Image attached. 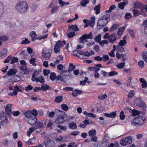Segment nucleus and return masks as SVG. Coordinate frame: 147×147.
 <instances>
[{
    "mask_svg": "<svg viewBox=\"0 0 147 147\" xmlns=\"http://www.w3.org/2000/svg\"><path fill=\"white\" fill-rule=\"evenodd\" d=\"M89 2L88 0H82L80 2V4L82 6L84 7L86 4H88Z\"/></svg>",
    "mask_w": 147,
    "mask_h": 147,
    "instance_id": "nucleus-43",
    "label": "nucleus"
},
{
    "mask_svg": "<svg viewBox=\"0 0 147 147\" xmlns=\"http://www.w3.org/2000/svg\"><path fill=\"white\" fill-rule=\"evenodd\" d=\"M63 97L62 96H58L56 98L55 101L57 103H59L62 101Z\"/></svg>",
    "mask_w": 147,
    "mask_h": 147,
    "instance_id": "nucleus-33",
    "label": "nucleus"
},
{
    "mask_svg": "<svg viewBox=\"0 0 147 147\" xmlns=\"http://www.w3.org/2000/svg\"><path fill=\"white\" fill-rule=\"evenodd\" d=\"M53 123L51 121H49V123L47 125V127L49 129V128L51 129H52L53 128L52 125Z\"/></svg>",
    "mask_w": 147,
    "mask_h": 147,
    "instance_id": "nucleus-52",
    "label": "nucleus"
},
{
    "mask_svg": "<svg viewBox=\"0 0 147 147\" xmlns=\"http://www.w3.org/2000/svg\"><path fill=\"white\" fill-rule=\"evenodd\" d=\"M69 126L70 129H76L77 128L76 123L73 121H71L69 123Z\"/></svg>",
    "mask_w": 147,
    "mask_h": 147,
    "instance_id": "nucleus-12",
    "label": "nucleus"
},
{
    "mask_svg": "<svg viewBox=\"0 0 147 147\" xmlns=\"http://www.w3.org/2000/svg\"><path fill=\"white\" fill-rule=\"evenodd\" d=\"M100 5L99 4L94 7V9L96 11L95 13L96 14H98L100 13Z\"/></svg>",
    "mask_w": 147,
    "mask_h": 147,
    "instance_id": "nucleus-36",
    "label": "nucleus"
},
{
    "mask_svg": "<svg viewBox=\"0 0 147 147\" xmlns=\"http://www.w3.org/2000/svg\"><path fill=\"white\" fill-rule=\"evenodd\" d=\"M81 92L80 90H74L73 91L72 94L74 96H76L78 94H80Z\"/></svg>",
    "mask_w": 147,
    "mask_h": 147,
    "instance_id": "nucleus-31",
    "label": "nucleus"
},
{
    "mask_svg": "<svg viewBox=\"0 0 147 147\" xmlns=\"http://www.w3.org/2000/svg\"><path fill=\"white\" fill-rule=\"evenodd\" d=\"M61 107L63 110L64 111H67L68 110V106L65 104L61 105Z\"/></svg>",
    "mask_w": 147,
    "mask_h": 147,
    "instance_id": "nucleus-44",
    "label": "nucleus"
},
{
    "mask_svg": "<svg viewBox=\"0 0 147 147\" xmlns=\"http://www.w3.org/2000/svg\"><path fill=\"white\" fill-rule=\"evenodd\" d=\"M75 68V65H73L71 63H70L69 64V66L68 71H73Z\"/></svg>",
    "mask_w": 147,
    "mask_h": 147,
    "instance_id": "nucleus-42",
    "label": "nucleus"
},
{
    "mask_svg": "<svg viewBox=\"0 0 147 147\" xmlns=\"http://www.w3.org/2000/svg\"><path fill=\"white\" fill-rule=\"evenodd\" d=\"M44 143L46 147H53L55 145L54 141L50 139H47L45 140Z\"/></svg>",
    "mask_w": 147,
    "mask_h": 147,
    "instance_id": "nucleus-10",
    "label": "nucleus"
},
{
    "mask_svg": "<svg viewBox=\"0 0 147 147\" xmlns=\"http://www.w3.org/2000/svg\"><path fill=\"white\" fill-rule=\"evenodd\" d=\"M119 117L121 120H123L125 118V116L124 114V112L123 111H121L120 112Z\"/></svg>",
    "mask_w": 147,
    "mask_h": 147,
    "instance_id": "nucleus-51",
    "label": "nucleus"
},
{
    "mask_svg": "<svg viewBox=\"0 0 147 147\" xmlns=\"http://www.w3.org/2000/svg\"><path fill=\"white\" fill-rule=\"evenodd\" d=\"M133 13L135 16H138L140 14L139 12L137 9H134L133 11Z\"/></svg>",
    "mask_w": 147,
    "mask_h": 147,
    "instance_id": "nucleus-59",
    "label": "nucleus"
},
{
    "mask_svg": "<svg viewBox=\"0 0 147 147\" xmlns=\"http://www.w3.org/2000/svg\"><path fill=\"white\" fill-rule=\"evenodd\" d=\"M139 112L135 110H133L132 111V114L133 116H135L136 115L139 114Z\"/></svg>",
    "mask_w": 147,
    "mask_h": 147,
    "instance_id": "nucleus-64",
    "label": "nucleus"
},
{
    "mask_svg": "<svg viewBox=\"0 0 147 147\" xmlns=\"http://www.w3.org/2000/svg\"><path fill=\"white\" fill-rule=\"evenodd\" d=\"M134 90H130L128 94V97L131 98H132L134 96Z\"/></svg>",
    "mask_w": 147,
    "mask_h": 147,
    "instance_id": "nucleus-49",
    "label": "nucleus"
},
{
    "mask_svg": "<svg viewBox=\"0 0 147 147\" xmlns=\"http://www.w3.org/2000/svg\"><path fill=\"white\" fill-rule=\"evenodd\" d=\"M65 44V42L64 41H58L56 42L55 45L60 48L64 46Z\"/></svg>",
    "mask_w": 147,
    "mask_h": 147,
    "instance_id": "nucleus-17",
    "label": "nucleus"
},
{
    "mask_svg": "<svg viewBox=\"0 0 147 147\" xmlns=\"http://www.w3.org/2000/svg\"><path fill=\"white\" fill-rule=\"evenodd\" d=\"M51 51L49 49L45 48L42 53L43 57H44L46 59H50L51 58Z\"/></svg>",
    "mask_w": 147,
    "mask_h": 147,
    "instance_id": "nucleus-6",
    "label": "nucleus"
},
{
    "mask_svg": "<svg viewBox=\"0 0 147 147\" xmlns=\"http://www.w3.org/2000/svg\"><path fill=\"white\" fill-rule=\"evenodd\" d=\"M36 139L35 137H33L28 140V144H32L35 143Z\"/></svg>",
    "mask_w": 147,
    "mask_h": 147,
    "instance_id": "nucleus-34",
    "label": "nucleus"
},
{
    "mask_svg": "<svg viewBox=\"0 0 147 147\" xmlns=\"http://www.w3.org/2000/svg\"><path fill=\"white\" fill-rule=\"evenodd\" d=\"M11 105H12L11 104H8L5 107V111L6 113L8 115H9L11 113Z\"/></svg>",
    "mask_w": 147,
    "mask_h": 147,
    "instance_id": "nucleus-13",
    "label": "nucleus"
},
{
    "mask_svg": "<svg viewBox=\"0 0 147 147\" xmlns=\"http://www.w3.org/2000/svg\"><path fill=\"white\" fill-rule=\"evenodd\" d=\"M107 95L106 94L104 95H99L98 96V98L99 99L102 100L105 99L107 97Z\"/></svg>",
    "mask_w": 147,
    "mask_h": 147,
    "instance_id": "nucleus-57",
    "label": "nucleus"
},
{
    "mask_svg": "<svg viewBox=\"0 0 147 147\" xmlns=\"http://www.w3.org/2000/svg\"><path fill=\"white\" fill-rule=\"evenodd\" d=\"M28 53L29 54L30 57H32L35 55V52L31 48L28 47Z\"/></svg>",
    "mask_w": 147,
    "mask_h": 147,
    "instance_id": "nucleus-29",
    "label": "nucleus"
},
{
    "mask_svg": "<svg viewBox=\"0 0 147 147\" xmlns=\"http://www.w3.org/2000/svg\"><path fill=\"white\" fill-rule=\"evenodd\" d=\"M116 57L118 59L123 58L124 55L123 54H120L119 53H117L116 54Z\"/></svg>",
    "mask_w": 147,
    "mask_h": 147,
    "instance_id": "nucleus-60",
    "label": "nucleus"
},
{
    "mask_svg": "<svg viewBox=\"0 0 147 147\" xmlns=\"http://www.w3.org/2000/svg\"><path fill=\"white\" fill-rule=\"evenodd\" d=\"M88 134L90 137L96 136V131L95 129L90 130L89 131Z\"/></svg>",
    "mask_w": 147,
    "mask_h": 147,
    "instance_id": "nucleus-28",
    "label": "nucleus"
},
{
    "mask_svg": "<svg viewBox=\"0 0 147 147\" xmlns=\"http://www.w3.org/2000/svg\"><path fill=\"white\" fill-rule=\"evenodd\" d=\"M28 114L31 115L33 117H36L38 115V112L35 109L31 111L28 110Z\"/></svg>",
    "mask_w": 147,
    "mask_h": 147,
    "instance_id": "nucleus-16",
    "label": "nucleus"
},
{
    "mask_svg": "<svg viewBox=\"0 0 147 147\" xmlns=\"http://www.w3.org/2000/svg\"><path fill=\"white\" fill-rule=\"evenodd\" d=\"M57 127L63 131H65L67 129L66 126H63L60 125H57Z\"/></svg>",
    "mask_w": 147,
    "mask_h": 147,
    "instance_id": "nucleus-61",
    "label": "nucleus"
},
{
    "mask_svg": "<svg viewBox=\"0 0 147 147\" xmlns=\"http://www.w3.org/2000/svg\"><path fill=\"white\" fill-rule=\"evenodd\" d=\"M101 34H99L94 38L95 41L97 42H99L101 40Z\"/></svg>",
    "mask_w": 147,
    "mask_h": 147,
    "instance_id": "nucleus-39",
    "label": "nucleus"
},
{
    "mask_svg": "<svg viewBox=\"0 0 147 147\" xmlns=\"http://www.w3.org/2000/svg\"><path fill=\"white\" fill-rule=\"evenodd\" d=\"M118 25L117 24H115L110 29V31L111 32L114 31L116 29L118 28Z\"/></svg>",
    "mask_w": 147,
    "mask_h": 147,
    "instance_id": "nucleus-45",
    "label": "nucleus"
},
{
    "mask_svg": "<svg viewBox=\"0 0 147 147\" xmlns=\"http://www.w3.org/2000/svg\"><path fill=\"white\" fill-rule=\"evenodd\" d=\"M125 18L126 20H128L131 18V14L129 13H126L125 16Z\"/></svg>",
    "mask_w": 147,
    "mask_h": 147,
    "instance_id": "nucleus-56",
    "label": "nucleus"
},
{
    "mask_svg": "<svg viewBox=\"0 0 147 147\" xmlns=\"http://www.w3.org/2000/svg\"><path fill=\"white\" fill-rule=\"evenodd\" d=\"M95 19L94 17H91L90 20L89 21L90 25L92 27H93L95 23Z\"/></svg>",
    "mask_w": 147,
    "mask_h": 147,
    "instance_id": "nucleus-26",
    "label": "nucleus"
},
{
    "mask_svg": "<svg viewBox=\"0 0 147 147\" xmlns=\"http://www.w3.org/2000/svg\"><path fill=\"white\" fill-rule=\"evenodd\" d=\"M146 11H147V5H145L143 7L141 10V14L142 15H144Z\"/></svg>",
    "mask_w": 147,
    "mask_h": 147,
    "instance_id": "nucleus-32",
    "label": "nucleus"
},
{
    "mask_svg": "<svg viewBox=\"0 0 147 147\" xmlns=\"http://www.w3.org/2000/svg\"><path fill=\"white\" fill-rule=\"evenodd\" d=\"M83 113L86 116L93 118H95L96 117V116L95 114L92 113H88L86 111H84L83 112Z\"/></svg>",
    "mask_w": 147,
    "mask_h": 147,
    "instance_id": "nucleus-22",
    "label": "nucleus"
},
{
    "mask_svg": "<svg viewBox=\"0 0 147 147\" xmlns=\"http://www.w3.org/2000/svg\"><path fill=\"white\" fill-rule=\"evenodd\" d=\"M69 30L76 32L78 31L79 30L77 25L76 24L71 25L69 27Z\"/></svg>",
    "mask_w": 147,
    "mask_h": 147,
    "instance_id": "nucleus-15",
    "label": "nucleus"
},
{
    "mask_svg": "<svg viewBox=\"0 0 147 147\" xmlns=\"http://www.w3.org/2000/svg\"><path fill=\"white\" fill-rule=\"evenodd\" d=\"M7 53V50L6 49H3L0 52V57L6 56Z\"/></svg>",
    "mask_w": 147,
    "mask_h": 147,
    "instance_id": "nucleus-20",
    "label": "nucleus"
},
{
    "mask_svg": "<svg viewBox=\"0 0 147 147\" xmlns=\"http://www.w3.org/2000/svg\"><path fill=\"white\" fill-rule=\"evenodd\" d=\"M60 50V48L57 45H55L54 46V51L56 53H57L59 52Z\"/></svg>",
    "mask_w": 147,
    "mask_h": 147,
    "instance_id": "nucleus-46",
    "label": "nucleus"
},
{
    "mask_svg": "<svg viewBox=\"0 0 147 147\" xmlns=\"http://www.w3.org/2000/svg\"><path fill=\"white\" fill-rule=\"evenodd\" d=\"M117 39V37L115 34L113 33L109 36V41L111 43H112L115 41Z\"/></svg>",
    "mask_w": 147,
    "mask_h": 147,
    "instance_id": "nucleus-11",
    "label": "nucleus"
},
{
    "mask_svg": "<svg viewBox=\"0 0 147 147\" xmlns=\"http://www.w3.org/2000/svg\"><path fill=\"white\" fill-rule=\"evenodd\" d=\"M146 122L145 117L143 116L137 117L131 121L132 125L135 126H139L143 124Z\"/></svg>",
    "mask_w": 147,
    "mask_h": 147,
    "instance_id": "nucleus-3",
    "label": "nucleus"
},
{
    "mask_svg": "<svg viewBox=\"0 0 147 147\" xmlns=\"http://www.w3.org/2000/svg\"><path fill=\"white\" fill-rule=\"evenodd\" d=\"M132 139L130 136L121 139L120 141V144L123 146H125L132 142Z\"/></svg>",
    "mask_w": 147,
    "mask_h": 147,
    "instance_id": "nucleus-4",
    "label": "nucleus"
},
{
    "mask_svg": "<svg viewBox=\"0 0 147 147\" xmlns=\"http://www.w3.org/2000/svg\"><path fill=\"white\" fill-rule=\"evenodd\" d=\"M67 36L69 38H71L73 37L75 34V33L74 32H71L67 34Z\"/></svg>",
    "mask_w": 147,
    "mask_h": 147,
    "instance_id": "nucleus-62",
    "label": "nucleus"
},
{
    "mask_svg": "<svg viewBox=\"0 0 147 147\" xmlns=\"http://www.w3.org/2000/svg\"><path fill=\"white\" fill-rule=\"evenodd\" d=\"M37 119L36 117H33L30 114L28 116V123L31 125H34L37 122Z\"/></svg>",
    "mask_w": 147,
    "mask_h": 147,
    "instance_id": "nucleus-8",
    "label": "nucleus"
},
{
    "mask_svg": "<svg viewBox=\"0 0 147 147\" xmlns=\"http://www.w3.org/2000/svg\"><path fill=\"white\" fill-rule=\"evenodd\" d=\"M4 11V7L3 3H0V17L3 14Z\"/></svg>",
    "mask_w": 147,
    "mask_h": 147,
    "instance_id": "nucleus-35",
    "label": "nucleus"
},
{
    "mask_svg": "<svg viewBox=\"0 0 147 147\" xmlns=\"http://www.w3.org/2000/svg\"><path fill=\"white\" fill-rule=\"evenodd\" d=\"M30 36L32 38V40L33 41L34 38L36 37V35L35 32L32 31L30 33Z\"/></svg>",
    "mask_w": 147,
    "mask_h": 147,
    "instance_id": "nucleus-37",
    "label": "nucleus"
},
{
    "mask_svg": "<svg viewBox=\"0 0 147 147\" xmlns=\"http://www.w3.org/2000/svg\"><path fill=\"white\" fill-rule=\"evenodd\" d=\"M115 7V6L114 5H111L109 8V9L106 10V13H110L112 10L114 9Z\"/></svg>",
    "mask_w": 147,
    "mask_h": 147,
    "instance_id": "nucleus-48",
    "label": "nucleus"
},
{
    "mask_svg": "<svg viewBox=\"0 0 147 147\" xmlns=\"http://www.w3.org/2000/svg\"><path fill=\"white\" fill-rule=\"evenodd\" d=\"M59 114H61V115L58 116V117L55 121V123L57 124L63 123L64 121V118L66 116V115L65 113L63 111H60L59 110H57Z\"/></svg>",
    "mask_w": 147,
    "mask_h": 147,
    "instance_id": "nucleus-5",
    "label": "nucleus"
},
{
    "mask_svg": "<svg viewBox=\"0 0 147 147\" xmlns=\"http://www.w3.org/2000/svg\"><path fill=\"white\" fill-rule=\"evenodd\" d=\"M48 34H46L44 36H42L38 37L37 38V39L38 40H40L42 39H45L47 37Z\"/></svg>",
    "mask_w": 147,
    "mask_h": 147,
    "instance_id": "nucleus-53",
    "label": "nucleus"
},
{
    "mask_svg": "<svg viewBox=\"0 0 147 147\" xmlns=\"http://www.w3.org/2000/svg\"><path fill=\"white\" fill-rule=\"evenodd\" d=\"M109 138V137L107 134H106L104 136L102 140L104 142H107L108 141Z\"/></svg>",
    "mask_w": 147,
    "mask_h": 147,
    "instance_id": "nucleus-55",
    "label": "nucleus"
},
{
    "mask_svg": "<svg viewBox=\"0 0 147 147\" xmlns=\"http://www.w3.org/2000/svg\"><path fill=\"white\" fill-rule=\"evenodd\" d=\"M56 78V74L54 72L51 73L50 75V79L52 81L54 80Z\"/></svg>",
    "mask_w": 147,
    "mask_h": 147,
    "instance_id": "nucleus-41",
    "label": "nucleus"
},
{
    "mask_svg": "<svg viewBox=\"0 0 147 147\" xmlns=\"http://www.w3.org/2000/svg\"><path fill=\"white\" fill-rule=\"evenodd\" d=\"M125 62H123L118 64L116 65V67L119 69H121L123 68L125 66Z\"/></svg>",
    "mask_w": 147,
    "mask_h": 147,
    "instance_id": "nucleus-40",
    "label": "nucleus"
},
{
    "mask_svg": "<svg viewBox=\"0 0 147 147\" xmlns=\"http://www.w3.org/2000/svg\"><path fill=\"white\" fill-rule=\"evenodd\" d=\"M142 26L144 28V33L147 34V20L144 21L142 24Z\"/></svg>",
    "mask_w": 147,
    "mask_h": 147,
    "instance_id": "nucleus-23",
    "label": "nucleus"
},
{
    "mask_svg": "<svg viewBox=\"0 0 147 147\" xmlns=\"http://www.w3.org/2000/svg\"><path fill=\"white\" fill-rule=\"evenodd\" d=\"M139 80L142 83V88H146L147 86V82L144 79L140 78Z\"/></svg>",
    "mask_w": 147,
    "mask_h": 147,
    "instance_id": "nucleus-19",
    "label": "nucleus"
},
{
    "mask_svg": "<svg viewBox=\"0 0 147 147\" xmlns=\"http://www.w3.org/2000/svg\"><path fill=\"white\" fill-rule=\"evenodd\" d=\"M28 5L25 1L19 2L16 5V9L17 11L20 12L24 13L27 10Z\"/></svg>",
    "mask_w": 147,
    "mask_h": 147,
    "instance_id": "nucleus-2",
    "label": "nucleus"
},
{
    "mask_svg": "<svg viewBox=\"0 0 147 147\" xmlns=\"http://www.w3.org/2000/svg\"><path fill=\"white\" fill-rule=\"evenodd\" d=\"M31 80L33 82L35 81L36 82H40L41 83H44L45 80L42 76H39L38 78H36L34 77V75H32Z\"/></svg>",
    "mask_w": 147,
    "mask_h": 147,
    "instance_id": "nucleus-9",
    "label": "nucleus"
},
{
    "mask_svg": "<svg viewBox=\"0 0 147 147\" xmlns=\"http://www.w3.org/2000/svg\"><path fill=\"white\" fill-rule=\"evenodd\" d=\"M110 16L109 14L104 15L100 18H99L97 23V28L100 29L106 25Z\"/></svg>",
    "mask_w": 147,
    "mask_h": 147,
    "instance_id": "nucleus-1",
    "label": "nucleus"
},
{
    "mask_svg": "<svg viewBox=\"0 0 147 147\" xmlns=\"http://www.w3.org/2000/svg\"><path fill=\"white\" fill-rule=\"evenodd\" d=\"M20 69L22 71V73L23 74H28L27 68L26 65H22L20 67Z\"/></svg>",
    "mask_w": 147,
    "mask_h": 147,
    "instance_id": "nucleus-14",
    "label": "nucleus"
},
{
    "mask_svg": "<svg viewBox=\"0 0 147 147\" xmlns=\"http://www.w3.org/2000/svg\"><path fill=\"white\" fill-rule=\"evenodd\" d=\"M142 57L144 61L147 63V50L146 51V54L145 51L143 52L142 53Z\"/></svg>",
    "mask_w": 147,
    "mask_h": 147,
    "instance_id": "nucleus-38",
    "label": "nucleus"
},
{
    "mask_svg": "<svg viewBox=\"0 0 147 147\" xmlns=\"http://www.w3.org/2000/svg\"><path fill=\"white\" fill-rule=\"evenodd\" d=\"M40 88L41 89L44 91H46L48 89H50L49 86L45 84L42 85Z\"/></svg>",
    "mask_w": 147,
    "mask_h": 147,
    "instance_id": "nucleus-30",
    "label": "nucleus"
},
{
    "mask_svg": "<svg viewBox=\"0 0 147 147\" xmlns=\"http://www.w3.org/2000/svg\"><path fill=\"white\" fill-rule=\"evenodd\" d=\"M93 38L92 34L91 32L88 34H85L83 35L79 39V42L80 43H82L86 39H92Z\"/></svg>",
    "mask_w": 147,
    "mask_h": 147,
    "instance_id": "nucleus-7",
    "label": "nucleus"
},
{
    "mask_svg": "<svg viewBox=\"0 0 147 147\" xmlns=\"http://www.w3.org/2000/svg\"><path fill=\"white\" fill-rule=\"evenodd\" d=\"M36 59L34 57L31 58L29 60V63L30 64H32L34 66H35L36 65L35 63Z\"/></svg>",
    "mask_w": 147,
    "mask_h": 147,
    "instance_id": "nucleus-27",
    "label": "nucleus"
},
{
    "mask_svg": "<svg viewBox=\"0 0 147 147\" xmlns=\"http://www.w3.org/2000/svg\"><path fill=\"white\" fill-rule=\"evenodd\" d=\"M58 1L59 5L61 7H63L66 5H68L69 4V3L68 2H65L62 0H58Z\"/></svg>",
    "mask_w": 147,
    "mask_h": 147,
    "instance_id": "nucleus-18",
    "label": "nucleus"
},
{
    "mask_svg": "<svg viewBox=\"0 0 147 147\" xmlns=\"http://www.w3.org/2000/svg\"><path fill=\"white\" fill-rule=\"evenodd\" d=\"M91 141L94 142H97L98 141V138L96 136H92L91 137Z\"/></svg>",
    "mask_w": 147,
    "mask_h": 147,
    "instance_id": "nucleus-58",
    "label": "nucleus"
},
{
    "mask_svg": "<svg viewBox=\"0 0 147 147\" xmlns=\"http://www.w3.org/2000/svg\"><path fill=\"white\" fill-rule=\"evenodd\" d=\"M128 1H126V2L120 3L118 5L119 7L121 9H124V7L128 4Z\"/></svg>",
    "mask_w": 147,
    "mask_h": 147,
    "instance_id": "nucleus-21",
    "label": "nucleus"
},
{
    "mask_svg": "<svg viewBox=\"0 0 147 147\" xmlns=\"http://www.w3.org/2000/svg\"><path fill=\"white\" fill-rule=\"evenodd\" d=\"M18 61V59L16 57H13L12 58L10 63L11 64H13L15 63H16Z\"/></svg>",
    "mask_w": 147,
    "mask_h": 147,
    "instance_id": "nucleus-47",
    "label": "nucleus"
},
{
    "mask_svg": "<svg viewBox=\"0 0 147 147\" xmlns=\"http://www.w3.org/2000/svg\"><path fill=\"white\" fill-rule=\"evenodd\" d=\"M58 8V7L57 6H54L51 11V12L52 14L54 13H55V11H56L57 10Z\"/></svg>",
    "mask_w": 147,
    "mask_h": 147,
    "instance_id": "nucleus-54",
    "label": "nucleus"
},
{
    "mask_svg": "<svg viewBox=\"0 0 147 147\" xmlns=\"http://www.w3.org/2000/svg\"><path fill=\"white\" fill-rule=\"evenodd\" d=\"M125 28L124 26H123L121 28H118V31L117 32V35L119 36L122 35Z\"/></svg>",
    "mask_w": 147,
    "mask_h": 147,
    "instance_id": "nucleus-24",
    "label": "nucleus"
},
{
    "mask_svg": "<svg viewBox=\"0 0 147 147\" xmlns=\"http://www.w3.org/2000/svg\"><path fill=\"white\" fill-rule=\"evenodd\" d=\"M140 5V2H137L134 3V7L136 8H138Z\"/></svg>",
    "mask_w": 147,
    "mask_h": 147,
    "instance_id": "nucleus-63",
    "label": "nucleus"
},
{
    "mask_svg": "<svg viewBox=\"0 0 147 147\" xmlns=\"http://www.w3.org/2000/svg\"><path fill=\"white\" fill-rule=\"evenodd\" d=\"M127 43V42L126 40H121L119 42V45L121 46H123L125 45Z\"/></svg>",
    "mask_w": 147,
    "mask_h": 147,
    "instance_id": "nucleus-50",
    "label": "nucleus"
},
{
    "mask_svg": "<svg viewBox=\"0 0 147 147\" xmlns=\"http://www.w3.org/2000/svg\"><path fill=\"white\" fill-rule=\"evenodd\" d=\"M17 70L16 69H11L8 72L7 74L9 76L14 75L17 72Z\"/></svg>",
    "mask_w": 147,
    "mask_h": 147,
    "instance_id": "nucleus-25",
    "label": "nucleus"
}]
</instances>
